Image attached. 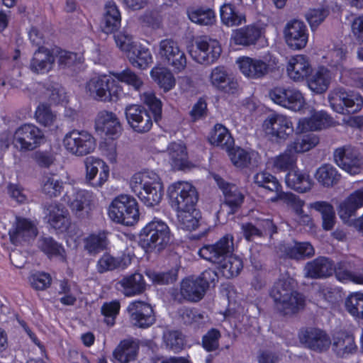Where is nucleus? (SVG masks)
Returning <instances> with one entry per match:
<instances>
[{
	"label": "nucleus",
	"instance_id": "nucleus-59",
	"mask_svg": "<svg viewBox=\"0 0 363 363\" xmlns=\"http://www.w3.org/2000/svg\"><path fill=\"white\" fill-rule=\"evenodd\" d=\"M64 189L63 182L53 175L45 176L43 180L42 191L50 198L58 197Z\"/></svg>",
	"mask_w": 363,
	"mask_h": 363
},
{
	"label": "nucleus",
	"instance_id": "nucleus-29",
	"mask_svg": "<svg viewBox=\"0 0 363 363\" xmlns=\"http://www.w3.org/2000/svg\"><path fill=\"white\" fill-rule=\"evenodd\" d=\"M48 223L58 233H65L71 225L68 210L60 203L50 204L48 208Z\"/></svg>",
	"mask_w": 363,
	"mask_h": 363
},
{
	"label": "nucleus",
	"instance_id": "nucleus-20",
	"mask_svg": "<svg viewBox=\"0 0 363 363\" xmlns=\"http://www.w3.org/2000/svg\"><path fill=\"white\" fill-rule=\"evenodd\" d=\"M67 203L78 218H89L94 206L93 193L85 189H78L67 196Z\"/></svg>",
	"mask_w": 363,
	"mask_h": 363
},
{
	"label": "nucleus",
	"instance_id": "nucleus-9",
	"mask_svg": "<svg viewBox=\"0 0 363 363\" xmlns=\"http://www.w3.org/2000/svg\"><path fill=\"white\" fill-rule=\"evenodd\" d=\"M234 237L228 233L220 238L214 244L204 245L199 250V255L212 263L218 264L225 261L234 250Z\"/></svg>",
	"mask_w": 363,
	"mask_h": 363
},
{
	"label": "nucleus",
	"instance_id": "nucleus-26",
	"mask_svg": "<svg viewBox=\"0 0 363 363\" xmlns=\"http://www.w3.org/2000/svg\"><path fill=\"white\" fill-rule=\"evenodd\" d=\"M210 81L215 88L223 93L235 94L238 92L239 84L238 80L228 75L224 66H217L212 69Z\"/></svg>",
	"mask_w": 363,
	"mask_h": 363
},
{
	"label": "nucleus",
	"instance_id": "nucleus-56",
	"mask_svg": "<svg viewBox=\"0 0 363 363\" xmlns=\"http://www.w3.org/2000/svg\"><path fill=\"white\" fill-rule=\"evenodd\" d=\"M111 74L118 82L131 86L135 91H140L143 85L141 78L128 67L121 72H112Z\"/></svg>",
	"mask_w": 363,
	"mask_h": 363
},
{
	"label": "nucleus",
	"instance_id": "nucleus-35",
	"mask_svg": "<svg viewBox=\"0 0 363 363\" xmlns=\"http://www.w3.org/2000/svg\"><path fill=\"white\" fill-rule=\"evenodd\" d=\"M286 71L290 79L301 82L311 74L312 67L307 56L296 55L289 60Z\"/></svg>",
	"mask_w": 363,
	"mask_h": 363
},
{
	"label": "nucleus",
	"instance_id": "nucleus-4",
	"mask_svg": "<svg viewBox=\"0 0 363 363\" xmlns=\"http://www.w3.org/2000/svg\"><path fill=\"white\" fill-rule=\"evenodd\" d=\"M169 241V228L160 220L154 219L147 223L138 235L139 245L147 253H160L165 249Z\"/></svg>",
	"mask_w": 363,
	"mask_h": 363
},
{
	"label": "nucleus",
	"instance_id": "nucleus-8",
	"mask_svg": "<svg viewBox=\"0 0 363 363\" xmlns=\"http://www.w3.org/2000/svg\"><path fill=\"white\" fill-rule=\"evenodd\" d=\"M67 152L76 156H85L92 152L96 147L93 135L86 130L73 129L67 133L62 140Z\"/></svg>",
	"mask_w": 363,
	"mask_h": 363
},
{
	"label": "nucleus",
	"instance_id": "nucleus-3",
	"mask_svg": "<svg viewBox=\"0 0 363 363\" xmlns=\"http://www.w3.org/2000/svg\"><path fill=\"white\" fill-rule=\"evenodd\" d=\"M269 295L284 315L295 314L305 306L303 296L293 291L291 281L284 278H279L274 283Z\"/></svg>",
	"mask_w": 363,
	"mask_h": 363
},
{
	"label": "nucleus",
	"instance_id": "nucleus-63",
	"mask_svg": "<svg viewBox=\"0 0 363 363\" xmlns=\"http://www.w3.org/2000/svg\"><path fill=\"white\" fill-rule=\"evenodd\" d=\"M51 275L45 272L37 271L29 277L31 287L36 291H43L49 288L52 284Z\"/></svg>",
	"mask_w": 363,
	"mask_h": 363
},
{
	"label": "nucleus",
	"instance_id": "nucleus-24",
	"mask_svg": "<svg viewBox=\"0 0 363 363\" xmlns=\"http://www.w3.org/2000/svg\"><path fill=\"white\" fill-rule=\"evenodd\" d=\"M95 129L98 133L104 134L107 138L117 139L122 131V125L116 115L106 110L98 113L95 120Z\"/></svg>",
	"mask_w": 363,
	"mask_h": 363
},
{
	"label": "nucleus",
	"instance_id": "nucleus-47",
	"mask_svg": "<svg viewBox=\"0 0 363 363\" xmlns=\"http://www.w3.org/2000/svg\"><path fill=\"white\" fill-rule=\"evenodd\" d=\"M330 72L325 67L320 66L308 79L309 89L315 94H323L327 91L330 84Z\"/></svg>",
	"mask_w": 363,
	"mask_h": 363
},
{
	"label": "nucleus",
	"instance_id": "nucleus-39",
	"mask_svg": "<svg viewBox=\"0 0 363 363\" xmlns=\"http://www.w3.org/2000/svg\"><path fill=\"white\" fill-rule=\"evenodd\" d=\"M179 294L181 296V298H179V301L185 300L196 303L203 298L206 291L202 284L199 283L197 278L194 279L186 277L182 279L180 284Z\"/></svg>",
	"mask_w": 363,
	"mask_h": 363
},
{
	"label": "nucleus",
	"instance_id": "nucleus-12",
	"mask_svg": "<svg viewBox=\"0 0 363 363\" xmlns=\"http://www.w3.org/2000/svg\"><path fill=\"white\" fill-rule=\"evenodd\" d=\"M159 54L162 60L171 66L175 72L184 70L186 66V57L178 43L166 38L160 42Z\"/></svg>",
	"mask_w": 363,
	"mask_h": 363
},
{
	"label": "nucleus",
	"instance_id": "nucleus-13",
	"mask_svg": "<svg viewBox=\"0 0 363 363\" xmlns=\"http://www.w3.org/2000/svg\"><path fill=\"white\" fill-rule=\"evenodd\" d=\"M219 189L223 196V204L228 208V214L234 215L240 209L245 201V195L235 184L225 181L218 174L214 177Z\"/></svg>",
	"mask_w": 363,
	"mask_h": 363
},
{
	"label": "nucleus",
	"instance_id": "nucleus-21",
	"mask_svg": "<svg viewBox=\"0 0 363 363\" xmlns=\"http://www.w3.org/2000/svg\"><path fill=\"white\" fill-rule=\"evenodd\" d=\"M300 342L307 348L315 351L327 350L331 345V340L327 333L317 328H305L298 333Z\"/></svg>",
	"mask_w": 363,
	"mask_h": 363
},
{
	"label": "nucleus",
	"instance_id": "nucleus-44",
	"mask_svg": "<svg viewBox=\"0 0 363 363\" xmlns=\"http://www.w3.org/2000/svg\"><path fill=\"white\" fill-rule=\"evenodd\" d=\"M363 206V189L355 190L340 205L339 213L343 219L355 215L357 209Z\"/></svg>",
	"mask_w": 363,
	"mask_h": 363
},
{
	"label": "nucleus",
	"instance_id": "nucleus-49",
	"mask_svg": "<svg viewBox=\"0 0 363 363\" xmlns=\"http://www.w3.org/2000/svg\"><path fill=\"white\" fill-rule=\"evenodd\" d=\"M298 132L299 133L296 135L294 140L289 145L296 155L310 150L319 143L318 137L313 133Z\"/></svg>",
	"mask_w": 363,
	"mask_h": 363
},
{
	"label": "nucleus",
	"instance_id": "nucleus-40",
	"mask_svg": "<svg viewBox=\"0 0 363 363\" xmlns=\"http://www.w3.org/2000/svg\"><path fill=\"white\" fill-rule=\"evenodd\" d=\"M186 13L192 23L199 26H211L216 22L215 11L205 5L189 7Z\"/></svg>",
	"mask_w": 363,
	"mask_h": 363
},
{
	"label": "nucleus",
	"instance_id": "nucleus-46",
	"mask_svg": "<svg viewBox=\"0 0 363 363\" xmlns=\"http://www.w3.org/2000/svg\"><path fill=\"white\" fill-rule=\"evenodd\" d=\"M283 252L287 258L301 260L312 257L315 255V250L309 242L295 241L294 245L285 246Z\"/></svg>",
	"mask_w": 363,
	"mask_h": 363
},
{
	"label": "nucleus",
	"instance_id": "nucleus-64",
	"mask_svg": "<svg viewBox=\"0 0 363 363\" xmlns=\"http://www.w3.org/2000/svg\"><path fill=\"white\" fill-rule=\"evenodd\" d=\"M164 339L167 347L174 352L182 351L185 345L184 337L178 330L169 331L164 335Z\"/></svg>",
	"mask_w": 363,
	"mask_h": 363
},
{
	"label": "nucleus",
	"instance_id": "nucleus-1",
	"mask_svg": "<svg viewBox=\"0 0 363 363\" xmlns=\"http://www.w3.org/2000/svg\"><path fill=\"white\" fill-rule=\"evenodd\" d=\"M169 203L177 211L181 228L192 231L199 226L201 212L196 208L198 193L196 188L188 182H178L168 189Z\"/></svg>",
	"mask_w": 363,
	"mask_h": 363
},
{
	"label": "nucleus",
	"instance_id": "nucleus-32",
	"mask_svg": "<svg viewBox=\"0 0 363 363\" xmlns=\"http://www.w3.org/2000/svg\"><path fill=\"white\" fill-rule=\"evenodd\" d=\"M262 35V29L255 24L245 26L233 30L230 44L249 47L257 43Z\"/></svg>",
	"mask_w": 363,
	"mask_h": 363
},
{
	"label": "nucleus",
	"instance_id": "nucleus-36",
	"mask_svg": "<svg viewBox=\"0 0 363 363\" xmlns=\"http://www.w3.org/2000/svg\"><path fill=\"white\" fill-rule=\"evenodd\" d=\"M240 72L251 79H259L267 74L269 65L262 60L250 57H240L237 61Z\"/></svg>",
	"mask_w": 363,
	"mask_h": 363
},
{
	"label": "nucleus",
	"instance_id": "nucleus-61",
	"mask_svg": "<svg viewBox=\"0 0 363 363\" xmlns=\"http://www.w3.org/2000/svg\"><path fill=\"white\" fill-rule=\"evenodd\" d=\"M145 274L153 284L157 285L173 284L177 279V272L173 269L167 272L147 270Z\"/></svg>",
	"mask_w": 363,
	"mask_h": 363
},
{
	"label": "nucleus",
	"instance_id": "nucleus-41",
	"mask_svg": "<svg viewBox=\"0 0 363 363\" xmlns=\"http://www.w3.org/2000/svg\"><path fill=\"white\" fill-rule=\"evenodd\" d=\"M220 18L227 27L238 26L246 22V16L234 3H224L220 7Z\"/></svg>",
	"mask_w": 363,
	"mask_h": 363
},
{
	"label": "nucleus",
	"instance_id": "nucleus-14",
	"mask_svg": "<svg viewBox=\"0 0 363 363\" xmlns=\"http://www.w3.org/2000/svg\"><path fill=\"white\" fill-rule=\"evenodd\" d=\"M194 59L203 65H211L220 57L222 48L220 42L208 36H201L196 40Z\"/></svg>",
	"mask_w": 363,
	"mask_h": 363
},
{
	"label": "nucleus",
	"instance_id": "nucleus-23",
	"mask_svg": "<svg viewBox=\"0 0 363 363\" xmlns=\"http://www.w3.org/2000/svg\"><path fill=\"white\" fill-rule=\"evenodd\" d=\"M128 310L132 323L138 328H147L155 322L152 306L145 301H133L128 306Z\"/></svg>",
	"mask_w": 363,
	"mask_h": 363
},
{
	"label": "nucleus",
	"instance_id": "nucleus-2",
	"mask_svg": "<svg viewBox=\"0 0 363 363\" xmlns=\"http://www.w3.org/2000/svg\"><path fill=\"white\" fill-rule=\"evenodd\" d=\"M130 187L140 201L149 207L158 205L164 194L161 178L152 171L135 173L130 179Z\"/></svg>",
	"mask_w": 363,
	"mask_h": 363
},
{
	"label": "nucleus",
	"instance_id": "nucleus-30",
	"mask_svg": "<svg viewBox=\"0 0 363 363\" xmlns=\"http://www.w3.org/2000/svg\"><path fill=\"white\" fill-rule=\"evenodd\" d=\"M37 233L34 223L28 218L21 217L16 218L13 227L9 231L10 241L15 245L36 236Z\"/></svg>",
	"mask_w": 363,
	"mask_h": 363
},
{
	"label": "nucleus",
	"instance_id": "nucleus-43",
	"mask_svg": "<svg viewBox=\"0 0 363 363\" xmlns=\"http://www.w3.org/2000/svg\"><path fill=\"white\" fill-rule=\"evenodd\" d=\"M126 56L132 66L142 70L148 68L153 62L149 48L140 43L133 46Z\"/></svg>",
	"mask_w": 363,
	"mask_h": 363
},
{
	"label": "nucleus",
	"instance_id": "nucleus-25",
	"mask_svg": "<svg viewBox=\"0 0 363 363\" xmlns=\"http://www.w3.org/2000/svg\"><path fill=\"white\" fill-rule=\"evenodd\" d=\"M305 277L313 279H323L333 275L335 265L331 259L319 256L308 262L304 267Z\"/></svg>",
	"mask_w": 363,
	"mask_h": 363
},
{
	"label": "nucleus",
	"instance_id": "nucleus-18",
	"mask_svg": "<svg viewBox=\"0 0 363 363\" xmlns=\"http://www.w3.org/2000/svg\"><path fill=\"white\" fill-rule=\"evenodd\" d=\"M254 182L267 192L274 193L270 200L273 202L281 200L294 201L296 196L291 192H284L282 186L276 177L267 172H260L254 176Z\"/></svg>",
	"mask_w": 363,
	"mask_h": 363
},
{
	"label": "nucleus",
	"instance_id": "nucleus-17",
	"mask_svg": "<svg viewBox=\"0 0 363 363\" xmlns=\"http://www.w3.org/2000/svg\"><path fill=\"white\" fill-rule=\"evenodd\" d=\"M263 126L266 133L278 142L286 140L294 131L290 118L277 113L269 116L264 120Z\"/></svg>",
	"mask_w": 363,
	"mask_h": 363
},
{
	"label": "nucleus",
	"instance_id": "nucleus-38",
	"mask_svg": "<svg viewBox=\"0 0 363 363\" xmlns=\"http://www.w3.org/2000/svg\"><path fill=\"white\" fill-rule=\"evenodd\" d=\"M121 26V15L118 7L113 0L108 1L104 7L101 28L106 34L115 33Z\"/></svg>",
	"mask_w": 363,
	"mask_h": 363
},
{
	"label": "nucleus",
	"instance_id": "nucleus-34",
	"mask_svg": "<svg viewBox=\"0 0 363 363\" xmlns=\"http://www.w3.org/2000/svg\"><path fill=\"white\" fill-rule=\"evenodd\" d=\"M37 247L49 259L67 262V253L63 245L50 235H42L37 241Z\"/></svg>",
	"mask_w": 363,
	"mask_h": 363
},
{
	"label": "nucleus",
	"instance_id": "nucleus-52",
	"mask_svg": "<svg viewBox=\"0 0 363 363\" xmlns=\"http://www.w3.org/2000/svg\"><path fill=\"white\" fill-rule=\"evenodd\" d=\"M217 265L222 274L227 279L237 277L243 269L242 260L233 254Z\"/></svg>",
	"mask_w": 363,
	"mask_h": 363
},
{
	"label": "nucleus",
	"instance_id": "nucleus-51",
	"mask_svg": "<svg viewBox=\"0 0 363 363\" xmlns=\"http://www.w3.org/2000/svg\"><path fill=\"white\" fill-rule=\"evenodd\" d=\"M107 231L99 230L91 233L84 240V249L89 254H97L104 250L108 245Z\"/></svg>",
	"mask_w": 363,
	"mask_h": 363
},
{
	"label": "nucleus",
	"instance_id": "nucleus-45",
	"mask_svg": "<svg viewBox=\"0 0 363 363\" xmlns=\"http://www.w3.org/2000/svg\"><path fill=\"white\" fill-rule=\"evenodd\" d=\"M209 142L216 146L230 151L235 145V141L228 129L220 123H216L209 136Z\"/></svg>",
	"mask_w": 363,
	"mask_h": 363
},
{
	"label": "nucleus",
	"instance_id": "nucleus-11",
	"mask_svg": "<svg viewBox=\"0 0 363 363\" xmlns=\"http://www.w3.org/2000/svg\"><path fill=\"white\" fill-rule=\"evenodd\" d=\"M333 157L336 164L350 174H357L363 168V158L360 152L351 145L335 149Z\"/></svg>",
	"mask_w": 363,
	"mask_h": 363
},
{
	"label": "nucleus",
	"instance_id": "nucleus-50",
	"mask_svg": "<svg viewBox=\"0 0 363 363\" xmlns=\"http://www.w3.org/2000/svg\"><path fill=\"white\" fill-rule=\"evenodd\" d=\"M341 177L337 169L330 164H323L315 172L318 183L324 187H333L338 183Z\"/></svg>",
	"mask_w": 363,
	"mask_h": 363
},
{
	"label": "nucleus",
	"instance_id": "nucleus-53",
	"mask_svg": "<svg viewBox=\"0 0 363 363\" xmlns=\"http://www.w3.org/2000/svg\"><path fill=\"white\" fill-rule=\"evenodd\" d=\"M53 50H55L54 55L57 59L60 68H69L82 62V57L77 52L68 51L60 47H56Z\"/></svg>",
	"mask_w": 363,
	"mask_h": 363
},
{
	"label": "nucleus",
	"instance_id": "nucleus-42",
	"mask_svg": "<svg viewBox=\"0 0 363 363\" xmlns=\"http://www.w3.org/2000/svg\"><path fill=\"white\" fill-rule=\"evenodd\" d=\"M125 296H133L143 294L146 289L144 277L139 272L124 276L119 281Z\"/></svg>",
	"mask_w": 363,
	"mask_h": 363
},
{
	"label": "nucleus",
	"instance_id": "nucleus-48",
	"mask_svg": "<svg viewBox=\"0 0 363 363\" xmlns=\"http://www.w3.org/2000/svg\"><path fill=\"white\" fill-rule=\"evenodd\" d=\"M311 208L321 215L322 227L330 230L335 224V212L333 206L328 201H317L311 203Z\"/></svg>",
	"mask_w": 363,
	"mask_h": 363
},
{
	"label": "nucleus",
	"instance_id": "nucleus-6",
	"mask_svg": "<svg viewBox=\"0 0 363 363\" xmlns=\"http://www.w3.org/2000/svg\"><path fill=\"white\" fill-rule=\"evenodd\" d=\"M328 99L333 110L343 115L358 113L363 107V97L360 94L342 87L334 89Z\"/></svg>",
	"mask_w": 363,
	"mask_h": 363
},
{
	"label": "nucleus",
	"instance_id": "nucleus-60",
	"mask_svg": "<svg viewBox=\"0 0 363 363\" xmlns=\"http://www.w3.org/2000/svg\"><path fill=\"white\" fill-rule=\"evenodd\" d=\"M143 103L148 108L150 114L152 115L153 120L158 122L162 118V102L160 99L156 97L153 92H145L141 97Z\"/></svg>",
	"mask_w": 363,
	"mask_h": 363
},
{
	"label": "nucleus",
	"instance_id": "nucleus-28",
	"mask_svg": "<svg viewBox=\"0 0 363 363\" xmlns=\"http://www.w3.org/2000/svg\"><path fill=\"white\" fill-rule=\"evenodd\" d=\"M333 124V118L325 111H314L308 118L299 120L296 130L306 133L327 128Z\"/></svg>",
	"mask_w": 363,
	"mask_h": 363
},
{
	"label": "nucleus",
	"instance_id": "nucleus-37",
	"mask_svg": "<svg viewBox=\"0 0 363 363\" xmlns=\"http://www.w3.org/2000/svg\"><path fill=\"white\" fill-rule=\"evenodd\" d=\"M285 182L288 187L298 193L308 192L313 186V179L308 172L298 169L289 170L286 174Z\"/></svg>",
	"mask_w": 363,
	"mask_h": 363
},
{
	"label": "nucleus",
	"instance_id": "nucleus-5",
	"mask_svg": "<svg viewBox=\"0 0 363 363\" xmlns=\"http://www.w3.org/2000/svg\"><path fill=\"white\" fill-rule=\"evenodd\" d=\"M109 218L116 223L132 226L140 218L139 206L133 197L121 194L111 202L108 212Z\"/></svg>",
	"mask_w": 363,
	"mask_h": 363
},
{
	"label": "nucleus",
	"instance_id": "nucleus-55",
	"mask_svg": "<svg viewBox=\"0 0 363 363\" xmlns=\"http://www.w3.org/2000/svg\"><path fill=\"white\" fill-rule=\"evenodd\" d=\"M345 308L356 320H363V294L356 292L348 296Z\"/></svg>",
	"mask_w": 363,
	"mask_h": 363
},
{
	"label": "nucleus",
	"instance_id": "nucleus-54",
	"mask_svg": "<svg viewBox=\"0 0 363 363\" xmlns=\"http://www.w3.org/2000/svg\"><path fill=\"white\" fill-rule=\"evenodd\" d=\"M152 78L164 91L171 90L175 86V79L172 73L167 69L154 67L150 72Z\"/></svg>",
	"mask_w": 363,
	"mask_h": 363
},
{
	"label": "nucleus",
	"instance_id": "nucleus-57",
	"mask_svg": "<svg viewBox=\"0 0 363 363\" xmlns=\"http://www.w3.org/2000/svg\"><path fill=\"white\" fill-rule=\"evenodd\" d=\"M296 162V155L288 145L283 153H281L273 161L274 167L279 172H285L294 169L293 167Z\"/></svg>",
	"mask_w": 363,
	"mask_h": 363
},
{
	"label": "nucleus",
	"instance_id": "nucleus-62",
	"mask_svg": "<svg viewBox=\"0 0 363 363\" xmlns=\"http://www.w3.org/2000/svg\"><path fill=\"white\" fill-rule=\"evenodd\" d=\"M35 118L38 123L48 127L53 124L56 119V115L52 111L50 105L40 104L35 111Z\"/></svg>",
	"mask_w": 363,
	"mask_h": 363
},
{
	"label": "nucleus",
	"instance_id": "nucleus-58",
	"mask_svg": "<svg viewBox=\"0 0 363 363\" xmlns=\"http://www.w3.org/2000/svg\"><path fill=\"white\" fill-rule=\"evenodd\" d=\"M119 301L113 300L104 302L101 307V314L104 316V323L109 328L114 326L116 320L120 313Z\"/></svg>",
	"mask_w": 363,
	"mask_h": 363
},
{
	"label": "nucleus",
	"instance_id": "nucleus-15",
	"mask_svg": "<svg viewBox=\"0 0 363 363\" xmlns=\"http://www.w3.org/2000/svg\"><path fill=\"white\" fill-rule=\"evenodd\" d=\"M284 36L286 45L294 50L304 48L308 41V30L302 21L292 19L284 28Z\"/></svg>",
	"mask_w": 363,
	"mask_h": 363
},
{
	"label": "nucleus",
	"instance_id": "nucleus-16",
	"mask_svg": "<svg viewBox=\"0 0 363 363\" xmlns=\"http://www.w3.org/2000/svg\"><path fill=\"white\" fill-rule=\"evenodd\" d=\"M125 114L128 123L136 133H147L152 127V115L142 105L132 104L128 106L125 108Z\"/></svg>",
	"mask_w": 363,
	"mask_h": 363
},
{
	"label": "nucleus",
	"instance_id": "nucleus-27",
	"mask_svg": "<svg viewBox=\"0 0 363 363\" xmlns=\"http://www.w3.org/2000/svg\"><path fill=\"white\" fill-rule=\"evenodd\" d=\"M333 350L340 358H346L357 350L354 336L350 331L340 329L333 334Z\"/></svg>",
	"mask_w": 363,
	"mask_h": 363
},
{
	"label": "nucleus",
	"instance_id": "nucleus-31",
	"mask_svg": "<svg viewBox=\"0 0 363 363\" xmlns=\"http://www.w3.org/2000/svg\"><path fill=\"white\" fill-rule=\"evenodd\" d=\"M55 61L54 50L40 46L30 60V69L36 74H45L52 69Z\"/></svg>",
	"mask_w": 363,
	"mask_h": 363
},
{
	"label": "nucleus",
	"instance_id": "nucleus-33",
	"mask_svg": "<svg viewBox=\"0 0 363 363\" xmlns=\"http://www.w3.org/2000/svg\"><path fill=\"white\" fill-rule=\"evenodd\" d=\"M139 348L138 342L133 338L121 340L113 352V363H130L135 361Z\"/></svg>",
	"mask_w": 363,
	"mask_h": 363
},
{
	"label": "nucleus",
	"instance_id": "nucleus-22",
	"mask_svg": "<svg viewBox=\"0 0 363 363\" xmlns=\"http://www.w3.org/2000/svg\"><path fill=\"white\" fill-rule=\"evenodd\" d=\"M86 181L94 188L102 187L109 177V167L101 159L88 157L86 162Z\"/></svg>",
	"mask_w": 363,
	"mask_h": 363
},
{
	"label": "nucleus",
	"instance_id": "nucleus-10",
	"mask_svg": "<svg viewBox=\"0 0 363 363\" xmlns=\"http://www.w3.org/2000/svg\"><path fill=\"white\" fill-rule=\"evenodd\" d=\"M269 95L275 104L294 111L302 110L306 104L302 93L290 86H274Z\"/></svg>",
	"mask_w": 363,
	"mask_h": 363
},
{
	"label": "nucleus",
	"instance_id": "nucleus-7",
	"mask_svg": "<svg viewBox=\"0 0 363 363\" xmlns=\"http://www.w3.org/2000/svg\"><path fill=\"white\" fill-rule=\"evenodd\" d=\"M44 138L41 129L30 123L18 127L12 137V143L21 152L33 151L38 147Z\"/></svg>",
	"mask_w": 363,
	"mask_h": 363
},
{
	"label": "nucleus",
	"instance_id": "nucleus-19",
	"mask_svg": "<svg viewBox=\"0 0 363 363\" xmlns=\"http://www.w3.org/2000/svg\"><path fill=\"white\" fill-rule=\"evenodd\" d=\"M88 86L91 92L96 93V99L102 101H117L121 91L115 81L106 75L92 79Z\"/></svg>",
	"mask_w": 363,
	"mask_h": 363
}]
</instances>
